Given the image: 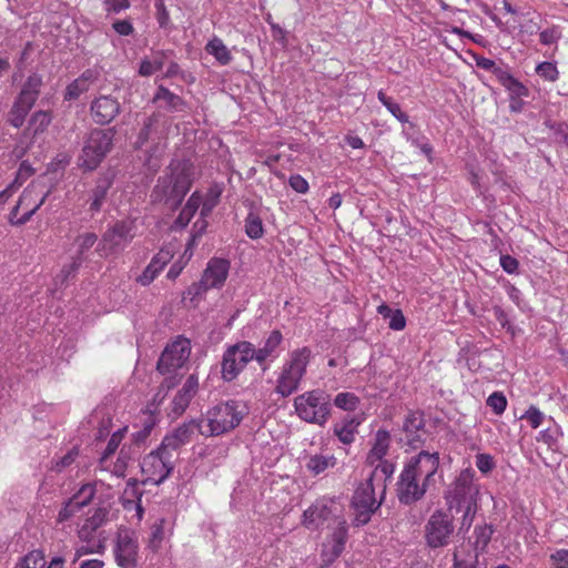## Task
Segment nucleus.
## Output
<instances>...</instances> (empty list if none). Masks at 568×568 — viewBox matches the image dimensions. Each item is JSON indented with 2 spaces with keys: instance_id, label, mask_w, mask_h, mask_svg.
<instances>
[{
  "instance_id": "1",
  "label": "nucleus",
  "mask_w": 568,
  "mask_h": 568,
  "mask_svg": "<svg viewBox=\"0 0 568 568\" xmlns=\"http://www.w3.org/2000/svg\"><path fill=\"white\" fill-rule=\"evenodd\" d=\"M196 170L190 160H172L163 175L159 176L151 197L170 209H178L195 181Z\"/></svg>"
},
{
  "instance_id": "2",
  "label": "nucleus",
  "mask_w": 568,
  "mask_h": 568,
  "mask_svg": "<svg viewBox=\"0 0 568 568\" xmlns=\"http://www.w3.org/2000/svg\"><path fill=\"white\" fill-rule=\"evenodd\" d=\"M247 414L248 407L244 403L229 400L209 409L206 418L200 419L194 426L203 436H220L236 428Z\"/></svg>"
},
{
  "instance_id": "3",
  "label": "nucleus",
  "mask_w": 568,
  "mask_h": 568,
  "mask_svg": "<svg viewBox=\"0 0 568 568\" xmlns=\"http://www.w3.org/2000/svg\"><path fill=\"white\" fill-rule=\"evenodd\" d=\"M312 357V349L307 346L292 351L277 376L275 393L282 397H288L295 393L306 374Z\"/></svg>"
},
{
  "instance_id": "4",
  "label": "nucleus",
  "mask_w": 568,
  "mask_h": 568,
  "mask_svg": "<svg viewBox=\"0 0 568 568\" xmlns=\"http://www.w3.org/2000/svg\"><path fill=\"white\" fill-rule=\"evenodd\" d=\"M312 357V349L307 346L292 351L277 376L275 393L282 397H288L295 393L306 374Z\"/></svg>"
},
{
  "instance_id": "5",
  "label": "nucleus",
  "mask_w": 568,
  "mask_h": 568,
  "mask_svg": "<svg viewBox=\"0 0 568 568\" xmlns=\"http://www.w3.org/2000/svg\"><path fill=\"white\" fill-rule=\"evenodd\" d=\"M294 408L302 420L323 426L331 416V398L322 389L308 390L294 398Z\"/></svg>"
},
{
  "instance_id": "6",
  "label": "nucleus",
  "mask_w": 568,
  "mask_h": 568,
  "mask_svg": "<svg viewBox=\"0 0 568 568\" xmlns=\"http://www.w3.org/2000/svg\"><path fill=\"white\" fill-rule=\"evenodd\" d=\"M114 129H93L83 143L79 165L83 170H95L113 145Z\"/></svg>"
},
{
  "instance_id": "7",
  "label": "nucleus",
  "mask_w": 568,
  "mask_h": 568,
  "mask_svg": "<svg viewBox=\"0 0 568 568\" xmlns=\"http://www.w3.org/2000/svg\"><path fill=\"white\" fill-rule=\"evenodd\" d=\"M479 486L474 483V470L464 469L445 491L448 509L462 510V507L478 505Z\"/></svg>"
},
{
  "instance_id": "8",
  "label": "nucleus",
  "mask_w": 568,
  "mask_h": 568,
  "mask_svg": "<svg viewBox=\"0 0 568 568\" xmlns=\"http://www.w3.org/2000/svg\"><path fill=\"white\" fill-rule=\"evenodd\" d=\"M454 531L453 516L443 509H437L425 524V542L432 549L444 548L450 544Z\"/></svg>"
},
{
  "instance_id": "9",
  "label": "nucleus",
  "mask_w": 568,
  "mask_h": 568,
  "mask_svg": "<svg viewBox=\"0 0 568 568\" xmlns=\"http://www.w3.org/2000/svg\"><path fill=\"white\" fill-rule=\"evenodd\" d=\"M383 497L379 501L375 498V487L373 478H367L361 483L354 491L351 506L353 509V524L357 527L366 525L372 515L381 507Z\"/></svg>"
},
{
  "instance_id": "10",
  "label": "nucleus",
  "mask_w": 568,
  "mask_h": 568,
  "mask_svg": "<svg viewBox=\"0 0 568 568\" xmlns=\"http://www.w3.org/2000/svg\"><path fill=\"white\" fill-rule=\"evenodd\" d=\"M255 346L246 341L229 346L222 357L221 373L225 382L234 381L244 367L253 359Z\"/></svg>"
},
{
  "instance_id": "11",
  "label": "nucleus",
  "mask_w": 568,
  "mask_h": 568,
  "mask_svg": "<svg viewBox=\"0 0 568 568\" xmlns=\"http://www.w3.org/2000/svg\"><path fill=\"white\" fill-rule=\"evenodd\" d=\"M132 221H118L108 227L98 243L97 251L101 256L122 251L134 237Z\"/></svg>"
},
{
  "instance_id": "12",
  "label": "nucleus",
  "mask_w": 568,
  "mask_h": 568,
  "mask_svg": "<svg viewBox=\"0 0 568 568\" xmlns=\"http://www.w3.org/2000/svg\"><path fill=\"white\" fill-rule=\"evenodd\" d=\"M191 355V343L187 338L179 337L169 344L161 354L156 368L161 374L171 373L184 366Z\"/></svg>"
},
{
  "instance_id": "13",
  "label": "nucleus",
  "mask_w": 568,
  "mask_h": 568,
  "mask_svg": "<svg viewBox=\"0 0 568 568\" xmlns=\"http://www.w3.org/2000/svg\"><path fill=\"white\" fill-rule=\"evenodd\" d=\"M174 463L175 462L174 459H171V456L155 449L143 458L141 469L148 477V480L159 485L171 475L174 468Z\"/></svg>"
},
{
  "instance_id": "14",
  "label": "nucleus",
  "mask_w": 568,
  "mask_h": 568,
  "mask_svg": "<svg viewBox=\"0 0 568 568\" xmlns=\"http://www.w3.org/2000/svg\"><path fill=\"white\" fill-rule=\"evenodd\" d=\"M439 467V456L437 453L430 454L422 450L418 455L412 457L405 465L404 470H409L418 480L429 487L434 481V476Z\"/></svg>"
},
{
  "instance_id": "15",
  "label": "nucleus",
  "mask_w": 568,
  "mask_h": 568,
  "mask_svg": "<svg viewBox=\"0 0 568 568\" xmlns=\"http://www.w3.org/2000/svg\"><path fill=\"white\" fill-rule=\"evenodd\" d=\"M230 261L225 258L213 257L209 261L201 281L193 285L194 293L201 294L210 288H220L224 285L229 271Z\"/></svg>"
},
{
  "instance_id": "16",
  "label": "nucleus",
  "mask_w": 568,
  "mask_h": 568,
  "mask_svg": "<svg viewBox=\"0 0 568 568\" xmlns=\"http://www.w3.org/2000/svg\"><path fill=\"white\" fill-rule=\"evenodd\" d=\"M337 511L338 506L334 500H317L304 511L302 523L307 529L315 530L331 518H335L336 521L341 519L336 515Z\"/></svg>"
},
{
  "instance_id": "17",
  "label": "nucleus",
  "mask_w": 568,
  "mask_h": 568,
  "mask_svg": "<svg viewBox=\"0 0 568 568\" xmlns=\"http://www.w3.org/2000/svg\"><path fill=\"white\" fill-rule=\"evenodd\" d=\"M428 488L426 484L410 475L409 470L403 469L397 483L398 500L404 505H412L420 500Z\"/></svg>"
},
{
  "instance_id": "18",
  "label": "nucleus",
  "mask_w": 568,
  "mask_h": 568,
  "mask_svg": "<svg viewBox=\"0 0 568 568\" xmlns=\"http://www.w3.org/2000/svg\"><path fill=\"white\" fill-rule=\"evenodd\" d=\"M114 556L121 568H136L138 541L130 531L119 532Z\"/></svg>"
},
{
  "instance_id": "19",
  "label": "nucleus",
  "mask_w": 568,
  "mask_h": 568,
  "mask_svg": "<svg viewBox=\"0 0 568 568\" xmlns=\"http://www.w3.org/2000/svg\"><path fill=\"white\" fill-rule=\"evenodd\" d=\"M90 112L95 123L105 125L111 123L121 112V104L116 98L100 95L91 102Z\"/></svg>"
},
{
  "instance_id": "20",
  "label": "nucleus",
  "mask_w": 568,
  "mask_h": 568,
  "mask_svg": "<svg viewBox=\"0 0 568 568\" xmlns=\"http://www.w3.org/2000/svg\"><path fill=\"white\" fill-rule=\"evenodd\" d=\"M347 540V526L344 519L337 520V527L334 529L329 539L323 544L322 560L325 565L332 564L344 551Z\"/></svg>"
},
{
  "instance_id": "21",
  "label": "nucleus",
  "mask_w": 568,
  "mask_h": 568,
  "mask_svg": "<svg viewBox=\"0 0 568 568\" xmlns=\"http://www.w3.org/2000/svg\"><path fill=\"white\" fill-rule=\"evenodd\" d=\"M405 440L413 449H417L425 440L426 430L423 415L418 412L409 413L404 422Z\"/></svg>"
},
{
  "instance_id": "22",
  "label": "nucleus",
  "mask_w": 568,
  "mask_h": 568,
  "mask_svg": "<svg viewBox=\"0 0 568 568\" xmlns=\"http://www.w3.org/2000/svg\"><path fill=\"white\" fill-rule=\"evenodd\" d=\"M197 390L199 378L195 374H191L172 400V412L175 416L185 412Z\"/></svg>"
},
{
  "instance_id": "23",
  "label": "nucleus",
  "mask_w": 568,
  "mask_h": 568,
  "mask_svg": "<svg viewBox=\"0 0 568 568\" xmlns=\"http://www.w3.org/2000/svg\"><path fill=\"white\" fill-rule=\"evenodd\" d=\"M173 254L170 250H160L151 260L143 273L136 278L142 286L150 285L163 267L171 261Z\"/></svg>"
},
{
  "instance_id": "24",
  "label": "nucleus",
  "mask_w": 568,
  "mask_h": 568,
  "mask_svg": "<svg viewBox=\"0 0 568 568\" xmlns=\"http://www.w3.org/2000/svg\"><path fill=\"white\" fill-rule=\"evenodd\" d=\"M43 87V78L39 73L30 74L21 85V89L14 100L21 102L26 106L33 108L41 89Z\"/></svg>"
},
{
  "instance_id": "25",
  "label": "nucleus",
  "mask_w": 568,
  "mask_h": 568,
  "mask_svg": "<svg viewBox=\"0 0 568 568\" xmlns=\"http://www.w3.org/2000/svg\"><path fill=\"white\" fill-rule=\"evenodd\" d=\"M110 510L108 507H98L93 515L88 517L84 524L78 531V536L83 542H91L95 537L97 530L102 527L109 517Z\"/></svg>"
},
{
  "instance_id": "26",
  "label": "nucleus",
  "mask_w": 568,
  "mask_h": 568,
  "mask_svg": "<svg viewBox=\"0 0 568 568\" xmlns=\"http://www.w3.org/2000/svg\"><path fill=\"white\" fill-rule=\"evenodd\" d=\"M97 240L98 236L91 232L81 234L75 239V245L78 246L77 255L73 257V261L70 264L69 268L62 270V275L64 280L78 271V268L84 261V253L88 252L97 243Z\"/></svg>"
},
{
  "instance_id": "27",
  "label": "nucleus",
  "mask_w": 568,
  "mask_h": 568,
  "mask_svg": "<svg viewBox=\"0 0 568 568\" xmlns=\"http://www.w3.org/2000/svg\"><path fill=\"white\" fill-rule=\"evenodd\" d=\"M48 194L49 192L44 193L39 200V202L33 205L32 209L28 210L22 216L17 217L19 209L23 205H28L32 197V191L26 189L22 192L18 204L10 212V223L14 225H22L27 223L32 217V215L40 209V206L45 202Z\"/></svg>"
},
{
  "instance_id": "28",
  "label": "nucleus",
  "mask_w": 568,
  "mask_h": 568,
  "mask_svg": "<svg viewBox=\"0 0 568 568\" xmlns=\"http://www.w3.org/2000/svg\"><path fill=\"white\" fill-rule=\"evenodd\" d=\"M111 186L112 180L109 176H101L95 181V185L91 190L89 199V211L92 215L101 211Z\"/></svg>"
},
{
  "instance_id": "29",
  "label": "nucleus",
  "mask_w": 568,
  "mask_h": 568,
  "mask_svg": "<svg viewBox=\"0 0 568 568\" xmlns=\"http://www.w3.org/2000/svg\"><path fill=\"white\" fill-rule=\"evenodd\" d=\"M494 74L497 77L501 85L508 91L509 98H526L529 95V90L526 85L519 82L510 73L504 69H495Z\"/></svg>"
},
{
  "instance_id": "30",
  "label": "nucleus",
  "mask_w": 568,
  "mask_h": 568,
  "mask_svg": "<svg viewBox=\"0 0 568 568\" xmlns=\"http://www.w3.org/2000/svg\"><path fill=\"white\" fill-rule=\"evenodd\" d=\"M283 341V335L278 329L270 333L260 348H255V361L262 365L267 358L275 357V352Z\"/></svg>"
},
{
  "instance_id": "31",
  "label": "nucleus",
  "mask_w": 568,
  "mask_h": 568,
  "mask_svg": "<svg viewBox=\"0 0 568 568\" xmlns=\"http://www.w3.org/2000/svg\"><path fill=\"white\" fill-rule=\"evenodd\" d=\"M153 103H163L160 104L161 108H165L168 111L176 112L182 111L185 103L181 97L171 92L168 88L163 85H159L153 99Z\"/></svg>"
},
{
  "instance_id": "32",
  "label": "nucleus",
  "mask_w": 568,
  "mask_h": 568,
  "mask_svg": "<svg viewBox=\"0 0 568 568\" xmlns=\"http://www.w3.org/2000/svg\"><path fill=\"white\" fill-rule=\"evenodd\" d=\"M358 426L359 420H357L355 417H347L336 423L334 425L333 432L341 443L349 445L355 439Z\"/></svg>"
},
{
  "instance_id": "33",
  "label": "nucleus",
  "mask_w": 568,
  "mask_h": 568,
  "mask_svg": "<svg viewBox=\"0 0 568 568\" xmlns=\"http://www.w3.org/2000/svg\"><path fill=\"white\" fill-rule=\"evenodd\" d=\"M390 444V435L385 429H378L375 434L374 445L368 453L367 462L374 465L387 454Z\"/></svg>"
},
{
  "instance_id": "34",
  "label": "nucleus",
  "mask_w": 568,
  "mask_h": 568,
  "mask_svg": "<svg viewBox=\"0 0 568 568\" xmlns=\"http://www.w3.org/2000/svg\"><path fill=\"white\" fill-rule=\"evenodd\" d=\"M201 203H202L201 194L197 191L193 192L192 195L189 197L186 204L180 212L179 216L175 219L174 227L175 229H184L190 223V221L192 220V217L194 216L196 211L199 210Z\"/></svg>"
},
{
  "instance_id": "35",
  "label": "nucleus",
  "mask_w": 568,
  "mask_h": 568,
  "mask_svg": "<svg viewBox=\"0 0 568 568\" xmlns=\"http://www.w3.org/2000/svg\"><path fill=\"white\" fill-rule=\"evenodd\" d=\"M50 123L51 114L48 111L41 110L34 112L29 120L28 128L22 133V138H27L29 135L34 138L39 133H43Z\"/></svg>"
},
{
  "instance_id": "36",
  "label": "nucleus",
  "mask_w": 568,
  "mask_h": 568,
  "mask_svg": "<svg viewBox=\"0 0 568 568\" xmlns=\"http://www.w3.org/2000/svg\"><path fill=\"white\" fill-rule=\"evenodd\" d=\"M205 50L209 54L213 55L221 65H227L232 61L231 51L217 37H214L207 42Z\"/></svg>"
},
{
  "instance_id": "37",
  "label": "nucleus",
  "mask_w": 568,
  "mask_h": 568,
  "mask_svg": "<svg viewBox=\"0 0 568 568\" xmlns=\"http://www.w3.org/2000/svg\"><path fill=\"white\" fill-rule=\"evenodd\" d=\"M337 460L335 456L329 455H312L307 463L306 468L308 471H311L314 476H317L322 473H324L328 468H333L336 465Z\"/></svg>"
},
{
  "instance_id": "38",
  "label": "nucleus",
  "mask_w": 568,
  "mask_h": 568,
  "mask_svg": "<svg viewBox=\"0 0 568 568\" xmlns=\"http://www.w3.org/2000/svg\"><path fill=\"white\" fill-rule=\"evenodd\" d=\"M31 109L32 108L26 106L21 102L14 100L8 112L7 122L16 129L21 128Z\"/></svg>"
},
{
  "instance_id": "39",
  "label": "nucleus",
  "mask_w": 568,
  "mask_h": 568,
  "mask_svg": "<svg viewBox=\"0 0 568 568\" xmlns=\"http://www.w3.org/2000/svg\"><path fill=\"white\" fill-rule=\"evenodd\" d=\"M164 58L165 53L163 51H159L153 55L152 60L143 59L140 63L139 74L142 77H150L154 74L164 67Z\"/></svg>"
},
{
  "instance_id": "40",
  "label": "nucleus",
  "mask_w": 568,
  "mask_h": 568,
  "mask_svg": "<svg viewBox=\"0 0 568 568\" xmlns=\"http://www.w3.org/2000/svg\"><path fill=\"white\" fill-rule=\"evenodd\" d=\"M45 558L41 550H32L23 556L14 568H44Z\"/></svg>"
},
{
  "instance_id": "41",
  "label": "nucleus",
  "mask_w": 568,
  "mask_h": 568,
  "mask_svg": "<svg viewBox=\"0 0 568 568\" xmlns=\"http://www.w3.org/2000/svg\"><path fill=\"white\" fill-rule=\"evenodd\" d=\"M162 115L159 112H154L150 116H148L143 123V126L138 135L136 145L139 148L143 146L151 136L153 129L160 122Z\"/></svg>"
},
{
  "instance_id": "42",
  "label": "nucleus",
  "mask_w": 568,
  "mask_h": 568,
  "mask_svg": "<svg viewBox=\"0 0 568 568\" xmlns=\"http://www.w3.org/2000/svg\"><path fill=\"white\" fill-rule=\"evenodd\" d=\"M105 538H95L91 542H85L87 545H82L75 549L73 562L79 560L82 556L89 554H103L105 549L104 545Z\"/></svg>"
},
{
  "instance_id": "43",
  "label": "nucleus",
  "mask_w": 568,
  "mask_h": 568,
  "mask_svg": "<svg viewBox=\"0 0 568 568\" xmlns=\"http://www.w3.org/2000/svg\"><path fill=\"white\" fill-rule=\"evenodd\" d=\"M377 98L381 103L394 115L399 122L407 123L408 115L402 111L398 103H396L392 98L387 97L382 90L378 91Z\"/></svg>"
},
{
  "instance_id": "44",
  "label": "nucleus",
  "mask_w": 568,
  "mask_h": 568,
  "mask_svg": "<svg viewBox=\"0 0 568 568\" xmlns=\"http://www.w3.org/2000/svg\"><path fill=\"white\" fill-rule=\"evenodd\" d=\"M376 463L378 464L375 466L369 478H373V481L376 478H379L383 481L382 494L384 495L386 490L385 480L393 475L395 467L392 463L384 459L377 460Z\"/></svg>"
},
{
  "instance_id": "45",
  "label": "nucleus",
  "mask_w": 568,
  "mask_h": 568,
  "mask_svg": "<svg viewBox=\"0 0 568 568\" xmlns=\"http://www.w3.org/2000/svg\"><path fill=\"white\" fill-rule=\"evenodd\" d=\"M494 530L491 526L489 525H483V526H476L474 534H475V549L477 551H484L486 547L488 546L491 535Z\"/></svg>"
},
{
  "instance_id": "46",
  "label": "nucleus",
  "mask_w": 568,
  "mask_h": 568,
  "mask_svg": "<svg viewBox=\"0 0 568 568\" xmlns=\"http://www.w3.org/2000/svg\"><path fill=\"white\" fill-rule=\"evenodd\" d=\"M359 398L349 392L338 393L334 398V405L343 410L353 412L357 408Z\"/></svg>"
},
{
  "instance_id": "47",
  "label": "nucleus",
  "mask_w": 568,
  "mask_h": 568,
  "mask_svg": "<svg viewBox=\"0 0 568 568\" xmlns=\"http://www.w3.org/2000/svg\"><path fill=\"white\" fill-rule=\"evenodd\" d=\"M245 233L250 239L256 240L263 236L264 229L260 216L250 213L245 220Z\"/></svg>"
},
{
  "instance_id": "48",
  "label": "nucleus",
  "mask_w": 568,
  "mask_h": 568,
  "mask_svg": "<svg viewBox=\"0 0 568 568\" xmlns=\"http://www.w3.org/2000/svg\"><path fill=\"white\" fill-rule=\"evenodd\" d=\"M94 495H95V484L89 483V484H84L78 490V493H75L72 496V499H74V501H77L79 507L82 509L83 507H85L87 505H89L91 503Z\"/></svg>"
},
{
  "instance_id": "49",
  "label": "nucleus",
  "mask_w": 568,
  "mask_h": 568,
  "mask_svg": "<svg viewBox=\"0 0 568 568\" xmlns=\"http://www.w3.org/2000/svg\"><path fill=\"white\" fill-rule=\"evenodd\" d=\"M183 445L174 437V435L170 434L166 435L161 445L158 447L159 450H161L163 454L171 456V459L176 458V452L182 447Z\"/></svg>"
},
{
  "instance_id": "50",
  "label": "nucleus",
  "mask_w": 568,
  "mask_h": 568,
  "mask_svg": "<svg viewBox=\"0 0 568 568\" xmlns=\"http://www.w3.org/2000/svg\"><path fill=\"white\" fill-rule=\"evenodd\" d=\"M453 568H487L485 560H479L478 552L471 560L460 559L457 551L453 554Z\"/></svg>"
},
{
  "instance_id": "51",
  "label": "nucleus",
  "mask_w": 568,
  "mask_h": 568,
  "mask_svg": "<svg viewBox=\"0 0 568 568\" xmlns=\"http://www.w3.org/2000/svg\"><path fill=\"white\" fill-rule=\"evenodd\" d=\"M536 73L542 79L554 82L558 79L559 71L552 62L544 61L536 67Z\"/></svg>"
},
{
  "instance_id": "52",
  "label": "nucleus",
  "mask_w": 568,
  "mask_h": 568,
  "mask_svg": "<svg viewBox=\"0 0 568 568\" xmlns=\"http://www.w3.org/2000/svg\"><path fill=\"white\" fill-rule=\"evenodd\" d=\"M88 90V85L80 78H77L67 87L64 99L69 101L75 100Z\"/></svg>"
},
{
  "instance_id": "53",
  "label": "nucleus",
  "mask_w": 568,
  "mask_h": 568,
  "mask_svg": "<svg viewBox=\"0 0 568 568\" xmlns=\"http://www.w3.org/2000/svg\"><path fill=\"white\" fill-rule=\"evenodd\" d=\"M199 420H192L190 424H183L181 426H179L173 433H171L172 435H174V437L182 444V445H185L187 444L190 440H191V436L194 432V429H196V427L194 426L195 423H197Z\"/></svg>"
},
{
  "instance_id": "54",
  "label": "nucleus",
  "mask_w": 568,
  "mask_h": 568,
  "mask_svg": "<svg viewBox=\"0 0 568 568\" xmlns=\"http://www.w3.org/2000/svg\"><path fill=\"white\" fill-rule=\"evenodd\" d=\"M487 405L497 414L505 412L507 406V399L503 393L495 392L487 398Z\"/></svg>"
},
{
  "instance_id": "55",
  "label": "nucleus",
  "mask_w": 568,
  "mask_h": 568,
  "mask_svg": "<svg viewBox=\"0 0 568 568\" xmlns=\"http://www.w3.org/2000/svg\"><path fill=\"white\" fill-rule=\"evenodd\" d=\"M476 467L481 474L487 475L496 467V463L489 454H477Z\"/></svg>"
},
{
  "instance_id": "56",
  "label": "nucleus",
  "mask_w": 568,
  "mask_h": 568,
  "mask_svg": "<svg viewBox=\"0 0 568 568\" xmlns=\"http://www.w3.org/2000/svg\"><path fill=\"white\" fill-rule=\"evenodd\" d=\"M526 419L532 428H538L545 419V415L535 406H530L520 417Z\"/></svg>"
},
{
  "instance_id": "57",
  "label": "nucleus",
  "mask_w": 568,
  "mask_h": 568,
  "mask_svg": "<svg viewBox=\"0 0 568 568\" xmlns=\"http://www.w3.org/2000/svg\"><path fill=\"white\" fill-rule=\"evenodd\" d=\"M550 568H568V549H558L550 557Z\"/></svg>"
},
{
  "instance_id": "58",
  "label": "nucleus",
  "mask_w": 568,
  "mask_h": 568,
  "mask_svg": "<svg viewBox=\"0 0 568 568\" xmlns=\"http://www.w3.org/2000/svg\"><path fill=\"white\" fill-rule=\"evenodd\" d=\"M80 510H81V508L79 507L77 501H74V499H72V497H71L65 503L63 508L59 511L58 519H59V521H67Z\"/></svg>"
},
{
  "instance_id": "59",
  "label": "nucleus",
  "mask_w": 568,
  "mask_h": 568,
  "mask_svg": "<svg viewBox=\"0 0 568 568\" xmlns=\"http://www.w3.org/2000/svg\"><path fill=\"white\" fill-rule=\"evenodd\" d=\"M477 510L478 505L462 507L460 511H463V517L460 521V530L467 531L471 527Z\"/></svg>"
},
{
  "instance_id": "60",
  "label": "nucleus",
  "mask_w": 568,
  "mask_h": 568,
  "mask_svg": "<svg viewBox=\"0 0 568 568\" xmlns=\"http://www.w3.org/2000/svg\"><path fill=\"white\" fill-rule=\"evenodd\" d=\"M33 173H34V170L32 169V166L28 162L23 161L20 164L19 170L17 172V176H16L14 181L11 184H13V186H16L18 189Z\"/></svg>"
},
{
  "instance_id": "61",
  "label": "nucleus",
  "mask_w": 568,
  "mask_h": 568,
  "mask_svg": "<svg viewBox=\"0 0 568 568\" xmlns=\"http://www.w3.org/2000/svg\"><path fill=\"white\" fill-rule=\"evenodd\" d=\"M122 437H123L122 430H118L111 436V438L109 439L108 445L103 452V455L101 458L102 462L115 453V450L118 449V447L122 440Z\"/></svg>"
},
{
  "instance_id": "62",
  "label": "nucleus",
  "mask_w": 568,
  "mask_h": 568,
  "mask_svg": "<svg viewBox=\"0 0 568 568\" xmlns=\"http://www.w3.org/2000/svg\"><path fill=\"white\" fill-rule=\"evenodd\" d=\"M130 7L129 0H104V8L108 13H119Z\"/></svg>"
},
{
  "instance_id": "63",
  "label": "nucleus",
  "mask_w": 568,
  "mask_h": 568,
  "mask_svg": "<svg viewBox=\"0 0 568 568\" xmlns=\"http://www.w3.org/2000/svg\"><path fill=\"white\" fill-rule=\"evenodd\" d=\"M156 19L161 28L168 26L170 21L169 12L165 8L164 0H155Z\"/></svg>"
},
{
  "instance_id": "64",
  "label": "nucleus",
  "mask_w": 568,
  "mask_h": 568,
  "mask_svg": "<svg viewBox=\"0 0 568 568\" xmlns=\"http://www.w3.org/2000/svg\"><path fill=\"white\" fill-rule=\"evenodd\" d=\"M547 125L554 130L557 140L565 143L568 146V126L565 123H547Z\"/></svg>"
}]
</instances>
